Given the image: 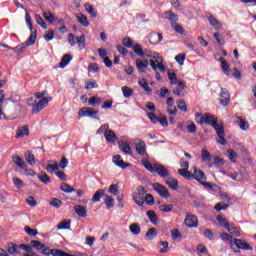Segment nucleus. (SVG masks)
I'll use <instances>...</instances> for the list:
<instances>
[{
    "label": "nucleus",
    "mask_w": 256,
    "mask_h": 256,
    "mask_svg": "<svg viewBox=\"0 0 256 256\" xmlns=\"http://www.w3.org/2000/svg\"><path fill=\"white\" fill-rule=\"evenodd\" d=\"M145 195H147V190L145 187L138 186L136 191L132 194V199L139 207H143L145 205Z\"/></svg>",
    "instance_id": "nucleus-1"
},
{
    "label": "nucleus",
    "mask_w": 256,
    "mask_h": 256,
    "mask_svg": "<svg viewBox=\"0 0 256 256\" xmlns=\"http://www.w3.org/2000/svg\"><path fill=\"white\" fill-rule=\"evenodd\" d=\"M215 119H217V117H213V115H211L210 113H206L204 115L202 113L195 114V121L199 125H203V123L205 125H211L212 122L215 121Z\"/></svg>",
    "instance_id": "nucleus-2"
},
{
    "label": "nucleus",
    "mask_w": 256,
    "mask_h": 256,
    "mask_svg": "<svg viewBox=\"0 0 256 256\" xmlns=\"http://www.w3.org/2000/svg\"><path fill=\"white\" fill-rule=\"evenodd\" d=\"M51 101H53V97L42 98L38 103H36L34 108H32L33 115H37V113H39L40 111H43V109H45V106L49 105V102Z\"/></svg>",
    "instance_id": "nucleus-3"
},
{
    "label": "nucleus",
    "mask_w": 256,
    "mask_h": 256,
    "mask_svg": "<svg viewBox=\"0 0 256 256\" xmlns=\"http://www.w3.org/2000/svg\"><path fill=\"white\" fill-rule=\"evenodd\" d=\"M78 115L80 117H91L92 119H97V116L99 115V110H95L89 107H83L79 110Z\"/></svg>",
    "instance_id": "nucleus-4"
},
{
    "label": "nucleus",
    "mask_w": 256,
    "mask_h": 256,
    "mask_svg": "<svg viewBox=\"0 0 256 256\" xmlns=\"http://www.w3.org/2000/svg\"><path fill=\"white\" fill-rule=\"evenodd\" d=\"M152 188L160 197H163L164 199H169L171 197V194H169V189H167L165 186H163L160 183H154L152 184Z\"/></svg>",
    "instance_id": "nucleus-5"
},
{
    "label": "nucleus",
    "mask_w": 256,
    "mask_h": 256,
    "mask_svg": "<svg viewBox=\"0 0 256 256\" xmlns=\"http://www.w3.org/2000/svg\"><path fill=\"white\" fill-rule=\"evenodd\" d=\"M230 102L231 94L229 93V90H227V88H222L220 93V105H222V107H227Z\"/></svg>",
    "instance_id": "nucleus-6"
},
{
    "label": "nucleus",
    "mask_w": 256,
    "mask_h": 256,
    "mask_svg": "<svg viewBox=\"0 0 256 256\" xmlns=\"http://www.w3.org/2000/svg\"><path fill=\"white\" fill-rule=\"evenodd\" d=\"M184 223L186 227H190V229H193L197 227V225H199V220L195 215L187 214Z\"/></svg>",
    "instance_id": "nucleus-7"
},
{
    "label": "nucleus",
    "mask_w": 256,
    "mask_h": 256,
    "mask_svg": "<svg viewBox=\"0 0 256 256\" xmlns=\"http://www.w3.org/2000/svg\"><path fill=\"white\" fill-rule=\"evenodd\" d=\"M112 161L117 167H120V169H127V167H131V164L123 161V158H121V155H114L112 158Z\"/></svg>",
    "instance_id": "nucleus-8"
},
{
    "label": "nucleus",
    "mask_w": 256,
    "mask_h": 256,
    "mask_svg": "<svg viewBox=\"0 0 256 256\" xmlns=\"http://www.w3.org/2000/svg\"><path fill=\"white\" fill-rule=\"evenodd\" d=\"M12 161L15 165L19 167V169H23L25 173H27V164L25 163V160L21 158L19 155L12 156Z\"/></svg>",
    "instance_id": "nucleus-9"
},
{
    "label": "nucleus",
    "mask_w": 256,
    "mask_h": 256,
    "mask_svg": "<svg viewBox=\"0 0 256 256\" xmlns=\"http://www.w3.org/2000/svg\"><path fill=\"white\" fill-rule=\"evenodd\" d=\"M234 245H236L237 249H243L244 251H253V247L249 245L247 242H243L241 239L234 238Z\"/></svg>",
    "instance_id": "nucleus-10"
},
{
    "label": "nucleus",
    "mask_w": 256,
    "mask_h": 256,
    "mask_svg": "<svg viewBox=\"0 0 256 256\" xmlns=\"http://www.w3.org/2000/svg\"><path fill=\"white\" fill-rule=\"evenodd\" d=\"M193 170H194L193 179L198 181V183H201L202 181H207V176H205V172H203V170L197 169V167H194Z\"/></svg>",
    "instance_id": "nucleus-11"
},
{
    "label": "nucleus",
    "mask_w": 256,
    "mask_h": 256,
    "mask_svg": "<svg viewBox=\"0 0 256 256\" xmlns=\"http://www.w3.org/2000/svg\"><path fill=\"white\" fill-rule=\"evenodd\" d=\"M135 149L138 155H145V152L147 151V145L143 140H138L135 142Z\"/></svg>",
    "instance_id": "nucleus-12"
},
{
    "label": "nucleus",
    "mask_w": 256,
    "mask_h": 256,
    "mask_svg": "<svg viewBox=\"0 0 256 256\" xmlns=\"http://www.w3.org/2000/svg\"><path fill=\"white\" fill-rule=\"evenodd\" d=\"M29 135V126H20L16 130V139H21Z\"/></svg>",
    "instance_id": "nucleus-13"
},
{
    "label": "nucleus",
    "mask_w": 256,
    "mask_h": 256,
    "mask_svg": "<svg viewBox=\"0 0 256 256\" xmlns=\"http://www.w3.org/2000/svg\"><path fill=\"white\" fill-rule=\"evenodd\" d=\"M147 67H149V60L147 59H144L143 61H141V59L136 60V69H138L140 73H145V69H147Z\"/></svg>",
    "instance_id": "nucleus-14"
},
{
    "label": "nucleus",
    "mask_w": 256,
    "mask_h": 256,
    "mask_svg": "<svg viewBox=\"0 0 256 256\" xmlns=\"http://www.w3.org/2000/svg\"><path fill=\"white\" fill-rule=\"evenodd\" d=\"M24 157H25V160L27 161L28 165H31V167L36 165L37 160L35 159V154H33V152H31V150H27L24 153Z\"/></svg>",
    "instance_id": "nucleus-15"
},
{
    "label": "nucleus",
    "mask_w": 256,
    "mask_h": 256,
    "mask_svg": "<svg viewBox=\"0 0 256 256\" xmlns=\"http://www.w3.org/2000/svg\"><path fill=\"white\" fill-rule=\"evenodd\" d=\"M150 43L151 45H157L159 43H161V41H163V34L158 33L157 32H153L152 34H150Z\"/></svg>",
    "instance_id": "nucleus-16"
},
{
    "label": "nucleus",
    "mask_w": 256,
    "mask_h": 256,
    "mask_svg": "<svg viewBox=\"0 0 256 256\" xmlns=\"http://www.w3.org/2000/svg\"><path fill=\"white\" fill-rule=\"evenodd\" d=\"M155 173H158L159 177L165 179V177H169V170L165 168L163 165H156Z\"/></svg>",
    "instance_id": "nucleus-17"
},
{
    "label": "nucleus",
    "mask_w": 256,
    "mask_h": 256,
    "mask_svg": "<svg viewBox=\"0 0 256 256\" xmlns=\"http://www.w3.org/2000/svg\"><path fill=\"white\" fill-rule=\"evenodd\" d=\"M119 143V149L124 153L125 155H133V150L131 149V146L127 142H118Z\"/></svg>",
    "instance_id": "nucleus-18"
},
{
    "label": "nucleus",
    "mask_w": 256,
    "mask_h": 256,
    "mask_svg": "<svg viewBox=\"0 0 256 256\" xmlns=\"http://www.w3.org/2000/svg\"><path fill=\"white\" fill-rule=\"evenodd\" d=\"M7 251L10 255H19V253H21L19 251V245L13 242L7 244Z\"/></svg>",
    "instance_id": "nucleus-19"
},
{
    "label": "nucleus",
    "mask_w": 256,
    "mask_h": 256,
    "mask_svg": "<svg viewBox=\"0 0 256 256\" xmlns=\"http://www.w3.org/2000/svg\"><path fill=\"white\" fill-rule=\"evenodd\" d=\"M166 185H168L172 191H177V189H179V181L173 177H170L166 180Z\"/></svg>",
    "instance_id": "nucleus-20"
},
{
    "label": "nucleus",
    "mask_w": 256,
    "mask_h": 256,
    "mask_svg": "<svg viewBox=\"0 0 256 256\" xmlns=\"http://www.w3.org/2000/svg\"><path fill=\"white\" fill-rule=\"evenodd\" d=\"M219 61H220V63H221V69H222L223 73H224L225 75H231V69H230L229 63H227V61L225 60V58L220 57V58H219Z\"/></svg>",
    "instance_id": "nucleus-21"
},
{
    "label": "nucleus",
    "mask_w": 256,
    "mask_h": 256,
    "mask_svg": "<svg viewBox=\"0 0 256 256\" xmlns=\"http://www.w3.org/2000/svg\"><path fill=\"white\" fill-rule=\"evenodd\" d=\"M138 85L144 89L145 92H147L148 95H153V89L149 87V83L145 79H140L138 81Z\"/></svg>",
    "instance_id": "nucleus-22"
},
{
    "label": "nucleus",
    "mask_w": 256,
    "mask_h": 256,
    "mask_svg": "<svg viewBox=\"0 0 256 256\" xmlns=\"http://www.w3.org/2000/svg\"><path fill=\"white\" fill-rule=\"evenodd\" d=\"M37 178L41 183H44V185H49V183H51V177H49L45 171H41L40 174H37Z\"/></svg>",
    "instance_id": "nucleus-23"
},
{
    "label": "nucleus",
    "mask_w": 256,
    "mask_h": 256,
    "mask_svg": "<svg viewBox=\"0 0 256 256\" xmlns=\"http://www.w3.org/2000/svg\"><path fill=\"white\" fill-rule=\"evenodd\" d=\"M76 19L80 25L83 27H89V20L87 19V16H85L82 13L76 14Z\"/></svg>",
    "instance_id": "nucleus-24"
},
{
    "label": "nucleus",
    "mask_w": 256,
    "mask_h": 256,
    "mask_svg": "<svg viewBox=\"0 0 256 256\" xmlns=\"http://www.w3.org/2000/svg\"><path fill=\"white\" fill-rule=\"evenodd\" d=\"M208 21L211 25V27H214V29H221L222 25L219 22V20H217V18H215V16L213 14H210L208 17Z\"/></svg>",
    "instance_id": "nucleus-25"
},
{
    "label": "nucleus",
    "mask_w": 256,
    "mask_h": 256,
    "mask_svg": "<svg viewBox=\"0 0 256 256\" xmlns=\"http://www.w3.org/2000/svg\"><path fill=\"white\" fill-rule=\"evenodd\" d=\"M146 215L150 222L152 223V225H157V223H159V219L157 218V213H155V211L149 210L146 212Z\"/></svg>",
    "instance_id": "nucleus-26"
},
{
    "label": "nucleus",
    "mask_w": 256,
    "mask_h": 256,
    "mask_svg": "<svg viewBox=\"0 0 256 256\" xmlns=\"http://www.w3.org/2000/svg\"><path fill=\"white\" fill-rule=\"evenodd\" d=\"M104 137L107 143H115V141H117V134H115L113 130H109L108 132H106Z\"/></svg>",
    "instance_id": "nucleus-27"
},
{
    "label": "nucleus",
    "mask_w": 256,
    "mask_h": 256,
    "mask_svg": "<svg viewBox=\"0 0 256 256\" xmlns=\"http://www.w3.org/2000/svg\"><path fill=\"white\" fill-rule=\"evenodd\" d=\"M101 197H105V189L97 190L92 197V201L94 203H99V201H101Z\"/></svg>",
    "instance_id": "nucleus-28"
},
{
    "label": "nucleus",
    "mask_w": 256,
    "mask_h": 256,
    "mask_svg": "<svg viewBox=\"0 0 256 256\" xmlns=\"http://www.w3.org/2000/svg\"><path fill=\"white\" fill-rule=\"evenodd\" d=\"M71 55L69 54H65L62 59H61V62L59 63V67L60 69H65L66 66L69 65V63H71Z\"/></svg>",
    "instance_id": "nucleus-29"
},
{
    "label": "nucleus",
    "mask_w": 256,
    "mask_h": 256,
    "mask_svg": "<svg viewBox=\"0 0 256 256\" xmlns=\"http://www.w3.org/2000/svg\"><path fill=\"white\" fill-rule=\"evenodd\" d=\"M74 210L78 217H87V209H85V207L81 205H75Z\"/></svg>",
    "instance_id": "nucleus-30"
},
{
    "label": "nucleus",
    "mask_w": 256,
    "mask_h": 256,
    "mask_svg": "<svg viewBox=\"0 0 256 256\" xmlns=\"http://www.w3.org/2000/svg\"><path fill=\"white\" fill-rule=\"evenodd\" d=\"M236 123H237V125H239V127H240V129H242V131H247V129H249V122L242 119L241 116L237 117Z\"/></svg>",
    "instance_id": "nucleus-31"
},
{
    "label": "nucleus",
    "mask_w": 256,
    "mask_h": 256,
    "mask_svg": "<svg viewBox=\"0 0 256 256\" xmlns=\"http://www.w3.org/2000/svg\"><path fill=\"white\" fill-rule=\"evenodd\" d=\"M178 175L187 179V181H193L194 175L189 170H178Z\"/></svg>",
    "instance_id": "nucleus-32"
},
{
    "label": "nucleus",
    "mask_w": 256,
    "mask_h": 256,
    "mask_svg": "<svg viewBox=\"0 0 256 256\" xmlns=\"http://www.w3.org/2000/svg\"><path fill=\"white\" fill-rule=\"evenodd\" d=\"M226 229L231 235H234V237H241V232L237 230V227H235V225L230 224Z\"/></svg>",
    "instance_id": "nucleus-33"
},
{
    "label": "nucleus",
    "mask_w": 256,
    "mask_h": 256,
    "mask_svg": "<svg viewBox=\"0 0 256 256\" xmlns=\"http://www.w3.org/2000/svg\"><path fill=\"white\" fill-rule=\"evenodd\" d=\"M217 135H218L217 143H219L220 145H227V140H225V131L220 129Z\"/></svg>",
    "instance_id": "nucleus-34"
},
{
    "label": "nucleus",
    "mask_w": 256,
    "mask_h": 256,
    "mask_svg": "<svg viewBox=\"0 0 256 256\" xmlns=\"http://www.w3.org/2000/svg\"><path fill=\"white\" fill-rule=\"evenodd\" d=\"M129 230L132 235H139V233H141V226L137 223H133L129 226Z\"/></svg>",
    "instance_id": "nucleus-35"
},
{
    "label": "nucleus",
    "mask_w": 256,
    "mask_h": 256,
    "mask_svg": "<svg viewBox=\"0 0 256 256\" xmlns=\"http://www.w3.org/2000/svg\"><path fill=\"white\" fill-rule=\"evenodd\" d=\"M37 41V30H35L34 32H32L28 38V40L26 41V44L31 47V45H35V42Z\"/></svg>",
    "instance_id": "nucleus-36"
},
{
    "label": "nucleus",
    "mask_w": 256,
    "mask_h": 256,
    "mask_svg": "<svg viewBox=\"0 0 256 256\" xmlns=\"http://www.w3.org/2000/svg\"><path fill=\"white\" fill-rule=\"evenodd\" d=\"M121 89L125 99H129L133 96V89H131L129 86H123Z\"/></svg>",
    "instance_id": "nucleus-37"
},
{
    "label": "nucleus",
    "mask_w": 256,
    "mask_h": 256,
    "mask_svg": "<svg viewBox=\"0 0 256 256\" xmlns=\"http://www.w3.org/2000/svg\"><path fill=\"white\" fill-rule=\"evenodd\" d=\"M43 17L51 25H53V23H55V16H53V13H51L50 11L44 12Z\"/></svg>",
    "instance_id": "nucleus-38"
},
{
    "label": "nucleus",
    "mask_w": 256,
    "mask_h": 256,
    "mask_svg": "<svg viewBox=\"0 0 256 256\" xmlns=\"http://www.w3.org/2000/svg\"><path fill=\"white\" fill-rule=\"evenodd\" d=\"M196 252L198 255H209V250H207V247L203 244L197 245Z\"/></svg>",
    "instance_id": "nucleus-39"
},
{
    "label": "nucleus",
    "mask_w": 256,
    "mask_h": 256,
    "mask_svg": "<svg viewBox=\"0 0 256 256\" xmlns=\"http://www.w3.org/2000/svg\"><path fill=\"white\" fill-rule=\"evenodd\" d=\"M105 197V205L107 209L115 207V199H113V196L106 195Z\"/></svg>",
    "instance_id": "nucleus-40"
},
{
    "label": "nucleus",
    "mask_w": 256,
    "mask_h": 256,
    "mask_svg": "<svg viewBox=\"0 0 256 256\" xmlns=\"http://www.w3.org/2000/svg\"><path fill=\"white\" fill-rule=\"evenodd\" d=\"M60 189L64 193H73V192H75V188H73L71 185H69L67 183H62L61 186H60Z\"/></svg>",
    "instance_id": "nucleus-41"
},
{
    "label": "nucleus",
    "mask_w": 256,
    "mask_h": 256,
    "mask_svg": "<svg viewBox=\"0 0 256 256\" xmlns=\"http://www.w3.org/2000/svg\"><path fill=\"white\" fill-rule=\"evenodd\" d=\"M47 173H55V171H59V163L54 162V164H48L46 166Z\"/></svg>",
    "instance_id": "nucleus-42"
},
{
    "label": "nucleus",
    "mask_w": 256,
    "mask_h": 256,
    "mask_svg": "<svg viewBox=\"0 0 256 256\" xmlns=\"http://www.w3.org/2000/svg\"><path fill=\"white\" fill-rule=\"evenodd\" d=\"M213 129H215L216 133H219V130L221 129L222 131H225V127L223 124H219L218 119L215 118V120L210 124Z\"/></svg>",
    "instance_id": "nucleus-43"
},
{
    "label": "nucleus",
    "mask_w": 256,
    "mask_h": 256,
    "mask_svg": "<svg viewBox=\"0 0 256 256\" xmlns=\"http://www.w3.org/2000/svg\"><path fill=\"white\" fill-rule=\"evenodd\" d=\"M142 165L143 167H145V169H147V171H149L150 173H155L156 169H157V166L156 167H153V165L148 162L147 160H143L142 161Z\"/></svg>",
    "instance_id": "nucleus-44"
},
{
    "label": "nucleus",
    "mask_w": 256,
    "mask_h": 256,
    "mask_svg": "<svg viewBox=\"0 0 256 256\" xmlns=\"http://www.w3.org/2000/svg\"><path fill=\"white\" fill-rule=\"evenodd\" d=\"M85 9L91 17H94V18L97 17V10H95V8H93V5L85 4Z\"/></svg>",
    "instance_id": "nucleus-45"
},
{
    "label": "nucleus",
    "mask_w": 256,
    "mask_h": 256,
    "mask_svg": "<svg viewBox=\"0 0 256 256\" xmlns=\"http://www.w3.org/2000/svg\"><path fill=\"white\" fill-rule=\"evenodd\" d=\"M27 47H29V44H26V42L20 44L19 46H17L16 48H13V51L15 53H17L18 55H21V53H23V51H25V49H27Z\"/></svg>",
    "instance_id": "nucleus-46"
},
{
    "label": "nucleus",
    "mask_w": 256,
    "mask_h": 256,
    "mask_svg": "<svg viewBox=\"0 0 256 256\" xmlns=\"http://www.w3.org/2000/svg\"><path fill=\"white\" fill-rule=\"evenodd\" d=\"M171 235H172L173 241H181V239H183V235L177 229H173L171 231Z\"/></svg>",
    "instance_id": "nucleus-47"
},
{
    "label": "nucleus",
    "mask_w": 256,
    "mask_h": 256,
    "mask_svg": "<svg viewBox=\"0 0 256 256\" xmlns=\"http://www.w3.org/2000/svg\"><path fill=\"white\" fill-rule=\"evenodd\" d=\"M76 43H77L79 49H85V44H86L85 35L76 37Z\"/></svg>",
    "instance_id": "nucleus-48"
},
{
    "label": "nucleus",
    "mask_w": 256,
    "mask_h": 256,
    "mask_svg": "<svg viewBox=\"0 0 256 256\" xmlns=\"http://www.w3.org/2000/svg\"><path fill=\"white\" fill-rule=\"evenodd\" d=\"M30 243L34 249H37V251H43V248L45 247V244L37 240H32Z\"/></svg>",
    "instance_id": "nucleus-49"
},
{
    "label": "nucleus",
    "mask_w": 256,
    "mask_h": 256,
    "mask_svg": "<svg viewBox=\"0 0 256 256\" xmlns=\"http://www.w3.org/2000/svg\"><path fill=\"white\" fill-rule=\"evenodd\" d=\"M166 15H168V19L169 21H172V23H176L179 21V16L173 11H167Z\"/></svg>",
    "instance_id": "nucleus-50"
},
{
    "label": "nucleus",
    "mask_w": 256,
    "mask_h": 256,
    "mask_svg": "<svg viewBox=\"0 0 256 256\" xmlns=\"http://www.w3.org/2000/svg\"><path fill=\"white\" fill-rule=\"evenodd\" d=\"M201 154H202V161L204 162L211 161V159H213V156H211V153H209V151H207L206 149H202Z\"/></svg>",
    "instance_id": "nucleus-51"
},
{
    "label": "nucleus",
    "mask_w": 256,
    "mask_h": 256,
    "mask_svg": "<svg viewBox=\"0 0 256 256\" xmlns=\"http://www.w3.org/2000/svg\"><path fill=\"white\" fill-rule=\"evenodd\" d=\"M217 221L219 223V225H221V227H224L225 229H227L229 227V222H227V219L223 218V216L218 215L217 216Z\"/></svg>",
    "instance_id": "nucleus-52"
},
{
    "label": "nucleus",
    "mask_w": 256,
    "mask_h": 256,
    "mask_svg": "<svg viewBox=\"0 0 256 256\" xmlns=\"http://www.w3.org/2000/svg\"><path fill=\"white\" fill-rule=\"evenodd\" d=\"M24 230L30 237H36V235H39V231H37V229H32L29 226H25Z\"/></svg>",
    "instance_id": "nucleus-53"
},
{
    "label": "nucleus",
    "mask_w": 256,
    "mask_h": 256,
    "mask_svg": "<svg viewBox=\"0 0 256 256\" xmlns=\"http://www.w3.org/2000/svg\"><path fill=\"white\" fill-rule=\"evenodd\" d=\"M57 229H71V222L63 220L57 225Z\"/></svg>",
    "instance_id": "nucleus-54"
},
{
    "label": "nucleus",
    "mask_w": 256,
    "mask_h": 256,
    "mask_svg": "<svg viewBox=\"0 0 256 256\" xmlns=\"http://www.w3.org/2000/svg\"><path fill=\"white\" fill-rule=\"evenodd\" d=\"M88 105H92V107H95V105H101V98L96 97V96H92L88 100Z\"/></svg>",
    "instance_id": "nucleus-55"
},
{
    "label": "nucleus",
    "mask_w": 256,
    "mask_h": 256,
    "mask_svg": "<svg viewBox=\"0 0 256 256\" xmlns=\"http://www.w3.org/2000/svg\"><path fill=\"white\" fill-rule=\"evenodd\" d=\"M168 79L170 81V85H177V74L175 72H168Z\"/></svg>",
    "instance_id": "nucleus-56"
},
{
    "label": "nucleus",
    "mask_w": 256,
    "mask_h": 256,
    "mask_svg": "<svg viewBox=\"0 0 256 256\" xmlns=\"http://www.w3.org/2000/svg\"><path fill=\"white\" fill-rule=\"evenodd\" d=\"M109 131V124H103L96 132L97 135H103L104 137L106 133Z\"/></svg>",
    "instance_id": "nucleus-57"
},
{
    "label": "nucleus",
    "mask_w": 256,
    "mask_h": 256,
    "mask_svg": "<svg viewBox=\"0 0 256 256\" xmlns=\"http://www.w3.org/2000/svg\"><path fill=\"white\" fill-rule=\"evenodd\" d=\"M35 19H36V23H38V25H40V27H42V29H47V23H45V21L43 20L41 15L36 14Z\"/></svg>",
    "instance_id": "nucleus-58"
},
{
    "label": "nucleus",
    "mask_w": 256,
    "mask_h": 256,
    "mask_svg": "<svg viewBox=\"0 0 256 256\" xmlns=\"http://www.w3.org/2000/svg\"><path fill=\"white\" fill-rule=\"evenodd\" d=\"M146 237H148V239H155V237H157V229L156 228H150L148 229L147 233H146Z\"/></svg>",
    "instance_id": "nucleus-59"
},
{
    "label": "nucleus",
    "mask_w": 256,
    "mask_h": 256,
    "mask_svg": "<svg viewBox=\"0 0 256 256\" xmlns=\"http://www.w3.org/2000/svg\"><path fill=\"white\" fill-rule=\"evenodd\" d=\"M228 157H229V159L232 163H235V161L239 157V154H237V152H235L234 150L229 149L228 150Z\"/></svg>",
    "instance_id": "nucleus-60"
},
{
    "label": "nucleus",
    "mask_w": 256,
    "mask_h": 256,
    "mask_svg": "<svg viewBox=\"0 0 256 256\" xmlns=\"http://www.w3.org/2000/svg\"><path fill=\"white\" fill-rule=\"evenodd\" d=\"M108 193H111V195H119V186L117 184L110 185Z\"/></svg>",
    "instance_id": "nucleus-61"
},
{
    "label": "nucleus",
    "mask_w": 256,
    "mask_h": 256,
    "mask_svg": "<svg viewBox=\"0 0 256 256\" xmlns=\"http://www.w3.org/2000/svg\"><path fill=\"white\" fill-rule=\"evenodd\" d=\"M144 201L146 205H155V198L151 194H146Z\"/></svg>",
    "instance_id": "nucleus-62"
},
{
    "label": "nucleus",
    "mask_w": 256,
    "mask_h": 256,
    "mask_svg": "<svg viewBox=\"0 0 256 256\" xmlns=\"http://www.w3.org/2000/svg\"><path fill=\"white\" fill-rule=\"evenodd\" d=\"M99 86L97 85V81L93 80V81H87L85 83V89L89 90V89H97Z\"/></svg>",
    "instance_id": "nucleus-63"
},
{
    "label": "nucleus",
    "mask_w": 256,
    "mask_h": 256,
    "mask_svg": "<svg viewBox=\"0 0 256 256\" xmlns=\"http://www.w3.org/2000/svg\"><path fill=\"white\" fill-rule=\"evenodd\" d=\"M132 48L138 57H143V48H141V45L135 44Z\"/></svg>",
    "instance_id": "nucleus-64"
}]
</instances>
